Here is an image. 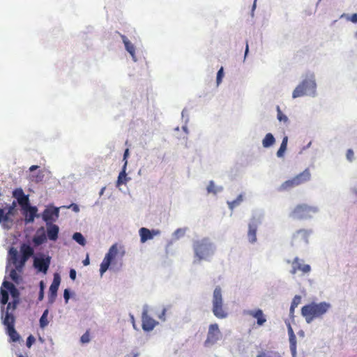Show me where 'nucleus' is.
Wrapping results in <instances>:
<instances>
[{"label":"nucleus","instance_id":"obj_1","mask_svg":"<svg viewBox=\"0 0 357 357\" xmlns=\"http://www.w3.org/2000/svg\"><path fill=\"white\" fill-rule=\"evenodd\" d=\"M331 305L326 302L316 303L312 302L301 308V314L307 323H311L314 319L322 317L329 309Z\"/></svg>","mask_w":357,"mask_h":357},{"label":"nucleus","instance_id":"obj_2","mask_svg":"<svg viewBox=\"0 0 357 357\" xmlns=\"http://www.w3.org/2000/svg\"><path fill=\"white\" fill-rule=\"evenodd\" d=\"M20 252L22 256L19 259L17 250L15 248H10L9 250V255L12 261L18 271H21L23 269L27 260L33 255L34 250L29 245L22 243L20 246Z\"/></svg>","mask_w":357,"mask_h":357},{"label":"nucleus","instance_id":"obj_3","mask_svg":"<svg viewBox=\"0 0 357 357\" xmlns=\"http://www.w3.org/2000/svg\"><path fill=\"white\" fill-rule=\"evenodd\" d=\"M212 312L218 319H225L228 316L227 310L224 305L222 289L217 286L213 293Z\"/></svg>","mask_w":357,"mask_h":357},{"label":"nucleus","instance_id":"obj_4","mask_svg":"<svg viewBox=\"0 0 357 357\" xmlns=\"http://www.w3.org/2000/svg\"><path fill=\"white\" fill-rule=\"evenodd\" d=\"M318 211L319 209L317 206H310L306 204H299L291 211L290 216L296 220L310 219Z\"/></svg>","mask_w":357,"mask_h":357},{"label":"nucleus","instance_id":"obj_5","mask_svg":"<svg viewBox=\"0 0 357 357\" xmlns=\"http://www.w3.org/2000/svg\"><path fill=\"white\" fill-rule=\"evenodd\" d=\"M193 249L196 257L202 260L213 255L215 247L208 238H203L194 243Z\"/></svg>","mask_w":357,"mask_h":357},{"label":"nucleus","instance_id":"obj_6","mask_svg":"<svg viewBox=\"0 0 357 357\" xmlns=\"http://www.w3.org/2000/svg\"><path fill=\"white\" fill-rule=\"evenodd\" d=\"M119 254L120 257H122L125 254V250L123 246L114 243L110 247L108 252L100 264V273L101 275L107 271L112 260L118 256Z\"/></svg>","mask_w":357,"mask_h":357},{"label":"nucleus","instance_id":"obj_7","mask_svg":"<svg viewBox=\"0 0 357 357\" xmlns=\"http://www.w3.org/2000/svg\"><path fill=\"white\" fill-rule=\"evenodd\" d=\"M316 83L314 77L305 79L294 90L292 93L293 98H299L306 95L314 94Z\"/></svg>","mask_w":357,"mask_h":357},{"label":"nucleus","instance_id":"obj_8","mask_svg":"<svg viewBox=\"0 0 357 357\" xmlns=\"http://www.w3.org/2000/svg\"><path fill=\"white\" fill-rule=\"evenodd\" d=\"M222 337V333L218 324H211L208 326L206 338L204 341V346L209 347L216 344Z\"/></svg>","mask_w":357,"mask_h":357},{"label":"nucleus","instance_id":"obj_9","mask_svg":"<svg viewBox=\"0 0 357 357\" xmlns=\"http://www.w3.org/2000/svg\"><path fill=\"white\" fill-rule=\"evenodd\" d=\"M311 233V230L303 229L297 230L292 236L291 245H300L302 244H307L308 238Z\"/></svg>","mask_w":357,"mask_h":357},{"label":"nucleus","instance_id":"obj_10","mask_svg":"<svg viewBox=\"0 0 357 357\" xmlns=\"http://www.w3.org/2000/svg\"><path fill=\"white\" fill-rule=\"evenodd\" d=\"M142 327L144 331H151L158 322L148 314L147 307H144L142 314Z\"/></svg>","mask_w":357,"mask_h":357},{"label":"nucleus","instance_id":"obj_11","mask_svg":"<svg viewBox=\"0 0 357 357\" xmlns=\"http://www.w3.org/2000/svg\"><path fill=\"white\" fill-rule=\"evenodd\" d=\"M303 261L298 257L293 259L291 262L292 268L290 271L292 275L296 274L298 271H301L303 274L308 273L311 271L310 266L308 264H303Z\"/></svg>","mask_w":357,"mask_h":357},{"label":"nucleus","instance_id":"obj_12","mask_svg":"<svg viewBox=\"0 0 357 357\" xmlns=\"http://www.w3.org/2000/svg\"><path fill=\"white\" fill-rule=\"evenodd\" d=\"M243 314L252 317L257 319L258 326H263L266 322V317L261 309L248 310L243 312Z\"/></svg>","mask_w":357,"mask_h":357},{"label":"nucleus","instance_id":"obj_13","mask_svg":"<svg viewBox=\"0 0 357 357\" xmlns=\"http://www.w3.org/2000/svg\"><path fill=\"white\" fill-rule=\"evenodd\" d=\"M60 282V275L59 273H55L54 275L53 282L51 284L49 289L48 301L50 303H53L55 301Z\"/></svg>","mask_w":357,"mask_h":357},{"label":"nucleus","instance_id":"obj_14","mask_svg":"<svg viewBox=\"0 0 357 357\" xmlns=\"http://www.w3.org/2000/svg\"><path fill=\"white\" fill-rule=\"evenodd\" d=\"M22 211L23 215L25 217L26 223L33 222L36 216L38 211L37 208L36 206H31L29 202L26 206L22 207Z\"/></svg>","mask_w":357,"mask_h":357},{"label":"nucleus","instance_id":"obj_15","mask_svg":"<svg viewBox=\"0 0 357 357\" xmlns=\"http://www.w3.org/2000/svg\"><path fill=\"white\" fill-rule=\"evenodd\" d=\"M14 216L13 213H9V211L4 208H0V224L3 228L9 229L13 224L12 217Z\"/></svg>","mask_w":357,"mask_h":357},{"label":"nucleus","instance_id":"obj_16","mask_svg":"<svg viewBox=\"0 0 357 357\" xmlns=\"http://www.w3.org/2000/svg\"><path fill=\"white\" fill-rule=\"evenodd\" d=\"M50 264V257L44 258H38L36 257L33 261V266L36 268H37L39 271L46 273Z\"/></svg>","mask_w":357,"mask_h":357},{"label":"nucleus","instance_id":"obj_17","mask_svg":"<svg viewBox=\"0 0 357 357\" xmlns=\"http://www.w3.org/2000/svg\"><path fill=\"white\" fill-rule=\"evenodd\" d=\"M59 208H47L43 212V219L47 222H52V221L55 220L56 218L59 217Z\"/></svg>","mask_w":357,"mask_h":357},{"label":"nucleus","instance_id":"obj_18","mask_svg":"<svg viewBox=\"0 0 357 357\" xmlns=\"http://www.w3.org/2000/svg\"><path fill=\"white\" fill-rule=\"evenodd\" d=\"M289 337V347L292 357L296 356V337L289 322L287 323Z\"/></svg>","mask_w":357,"mask_h":357},{"label":"nucleus","instance_id":"obj_19","mask_svg":"<svg viewBox=\"0 0 357 357\" xmlns=\"http://www.w3.org/2000/svg\"><path fill=\"white\" fill-rule=\"evenodd\" d=\"M13 196L17 199V203L21 206H26L29 202V197L24 195L22 188H17L13 192Z\"/></svg>","mask_w":357,"mask_h":357},{"label":"nucleus","instance_id":"obj_20","mask_svg":"<svg viewBox=\"0 0 357 357\" xmlns=\"http://www.w3.org/2000/svg\"><path fill=\"white\" fill-rule=\"evenodd\" d=\"M140 241L142 243H145L146 241L152 239L155 235L160 233L158 230L150 231L149 229L142 227L139 231Z\"/></svg>","mask_w":357,"mask_h":357},{"label":"nucleus","instance_id":"obj_21","mask_svg":"<svg viewBox=\"0 0 357 357\" xmlns=\"http://www.w3.org/2000/svg\"><path fill=\"white\" fill-rule=\"evenodd\" d=\"M1 318L3 319V324L6 326V329L10 326L14 327L15 317L8 311H4L3 307H1Z\"/></svg>","mask_w":357,"mask_h":357},{"label":"nucleus","instance_id":"obj_22","mask_svg":"<svg viewBox=\"0 0 357 357\" xmlns=\"http://www.w3.org/2000/svg\"><path fill=\"white\" fill-rule=\"evenodd\" d=\"M47 235L48 238L51 241H56L58 238L59 231V227L52 222H47Z\"/></svg>","mask_w":357,"mask_h":357},{"label":"nucleus","instance_id":"obj_23","mask_svg":"<svg viewBox=\"0 0 357 357\" xmlns=\"http://www.w3.org/2000/svg\"><path fill=\"white\" fill-rule=\"evenodd\" d=\"M294 178L298 185L307 182L311 178V173L309 168H306L304 171L295 176Z\"/></svg>","mask_w":357,"mask_h":357},{"label":"nucleus","instance_id":"obj_24","mask_svg":"<svg viewBox=\"0 0 357 357\" xmlns=\"http://www.w3.org/2000/svg\"><path fill=\"white\" fill-rule=\"evenodd\" d=\"M127 164H128V161L126 160V162H124V165L122 168V170L119 174V176H118V178L116 181V187H119L123 184H126L130 180V178H128L127 176V174H126Z\"/></svg>","mask_w":357,"mask_h":357},{"label":"nucleus","instance_id":"obj_25","mask_svg":"<svg viewBox=\"0 0 357 357\" xmlns=\"http://www.w3.org/2000/svg\"><path fill=\"white\" fill-rule=\"evenodd\" d=\"M47 239L46 235L43 231V228L42 227L40 229H38L36 232V234L33 238V243L35 245H40L45 242Z\"/></svg>","mask_w":357,"mask_h":357},{"label":"nucleus","instance_id":"obj_26","mask_svg":"<svg viewBox=\"0 0 357 357\" xmlns=\"http://www.w3.org/2000/svg\"><path fill=\"white\" fill-rule=\"evenodd\" d=\"M2 286L10 291L12 297L15 300L18 298L20 295L19 291L13 283L8 281H3Z\"/></svg>","mask_w":357,"mask_h":357},{"label":"nucleus","instance_id":"obj_27","mask_svg":"<svg viewBox=\"0 0 357 357\" xmlns=\"http://www.w3.org/2000/svg\"><path fill=\"white\" fill-rule=\"evenodd\" d=\"M298 186L294 179V178H291L284 182H283L280 187L278 188V191L283 192L287 191L293 188Z\"/></svg>","mask_w":357,"mask_h":357},{"label":"nucleus","instance_id":"obj_28","mask_svg":"<svg viewBox=\"0 0 357 357\" xmlns=\"http://www.w3.org/2000/svg\"><path fill=\"white\" fill-rule=\"evenodd\" d=\"M121 38L126 50L130 54L134 61H136L135 46L128 40V38L124 35H121Z\"/></svg>","mask_w":357,"mask_h":357},{"label":"nucleus","instance_id":"obj_29","mask_svg":"<svg viewBox=\"0 0 357 357\" xmlns=\"http://www.w3.org/2000/svg\"><path fill=\"white\" fill-rule=\"evenodd\" d=\"M257 225L256 224H250L249 229L248 233V236L249 241L252 243H255L257 241L256 232H257Z\"/></svg>","mask_w":357,"mask_h":357},{"label":"nucleus","instance_id":"obj_30","mask_svg":"<svg viewBox=\"0 0 357 357\" xmlns=\"http://www.w3.org/2000/svg\"><path fill=\"white\" fill-rule=\"evenodd\" d=\"M287 142H288V137L284 136L282 139V143L280 144V146L277 152V156L279 158H282L284 156V152L287 150Z\"/></svg>","mask_w":357,"mask_h":357},{"label":"nucleus","instance_id":"obj_31","mask_svg":"<svg viewBox=\"0 0 357 357\" xmlns=\"http://www.w3.org/2000/svg\"><path fill=\"white\" fill-rule=\"evenodd\" d=\"M275 142V139L273 135L271 133H268L266 135L265 137L262 141L263 146L265 148L270 147L273 145Z\"/></svg>","mask_w":357,"mask_h":357},{"label":"nucleus","instance_id":"obj_32","mask_svg":"<svg viewBox=\"0 0 357 357\" xmlns=\"http://www.w3.org/2000/svg\"><path fill=\"white\" fill-rule=\"evenodd\" d=\"M6 333L10 337L12 342H17L20 340V335L15 331V327L10 326L9 328H7Z\"/></svg>","mask_w":357,"mask_h":357},{"label":"nucleus","instance_id":"obj_33","mask_svg":"<svg viewBox=\"0 0 357 357\" xmlns=\"http://www.w3.org/2000/svg\"><path fill=\"white\" fill-rule=\"evenodd\" d=\"M3 287L2 286L0 291V303L2 305H4L8 303L9 296L8 291L3 289Z\"/></svg>","mask_w":357,"mask_h":357},{"label":"nucleus","instance_id":"obj_34","mask_svg":"<svg viewBox=\"0 0 357 357\" xmlns=\"http://www.w3.org/2000/svg\"><path fill=\"white\" fill-rule=\"evenodd\" d=\"M48 312H49L48 310L47 309L45 310L43 312V313L40 319V321H39L40 326L42 328H44L45 326H47L48 325V323H49V321L47 320Z\"/></svg>","mask_w":357,"mask_h":357},{"label":"nucleus","instance_id":"obj_35","mask_svg":"<svg viewBox=\"0 0 357 357\" xmlns=\"http://www.w3.org/2000/svg\"><path fill=\"white\" fill-rule=\"evenodd\" d=\"M275 354H274L273 351L261 349L257 351L256 357H275Z\"/></svg>","mask_w":357,"mask_h":357},{"label":"nucleus","instance_id":"obj_36","mask_svg":"<svg viewBox=\"0 0 357 357\" xmlns=\"http://www.w3.org/2000/svg\"><path fill=\"white\" fill-rule=\"evenodd\" d=\"M73 238L81 245H84L86 240L83 235L79 232H76L73 234Z\"/></svg>","mask_w":357,"mask_h":357},{"label":"nucleus","instance_id":"obj_37","mask_svg":"<svg viewBox=\"0 0 357 357\" xmlns=\"http://www.w3.org/2000/svg\"><path fill=\"white\" fill-rule=\"evenodd\" d=\"M43 177H44V174H43V172L39 171L36 174H31L30 179L33 182L38 183V182H40L43 181Z\"/></svg>","mask_w":357,"mask_h":357},{"label":"nucleus","instance_id":"obj_38","mask_svg":"<svg viewBox=\"0 0 357 357\" xmlns=\"http://www.w3.org/2000/svg\"><path fill=\"white\" fill-rule=\"evenodd\" d=\"M243 201V195H240L238 196V197L230 202H228L229 206L231 209H233L234 207L238 206L241 202Z\"/></svg>","mask_w":357,"mask_h":357},{"label":"nucleus","instance_id":"obj_39","mask_svg":"<svg viewBox=\"0 0 357 357\" xmlns=\"http://www.w3.org/2000/svg\"><path fill=\"white\" fill-rule=\"evenodd\" d=\"M243 201V195H240L238 196V197L230 202H228L229 206L231 209H233L234 207L238 206L241 202Z\"/></svg>","mask_w":357,"mask_h":357},{"label":"nucleus","instance_id":"obj_40","mask_svg":"<svg viewBox=\"0 0 357 357\" xmlns=\"http://www.w3.org/2000/svg\"><path fill=\"white\" fill-rule=\"evenodd\" d=\"M17 269H12L10 272V278L15 283L18 284L20 280L19 275L17 273Z\"/></svg>","mask_w":357,"mask_h":357},{"label":"nucleus","instance_id":"obj_41","mask_svg":"<svg viewBox=\"0 0 357 357\" xmlns=\"http://www.w3.org/2000/svg\"><path fill=\"white\" fill-rule=\"evenodd\" d=\"M277 112H278V119L280 121H284V123L288 121L287 116L282 112L279 106H277Z\"/></svg>","mask_w":357,"mask_h":357},{"label":"nucleus","instance_id":"obj_42","mask_svg":"<svg viewBox=\"0 0 357 357\" xmlns=\"http://www.w3.org/2000/svg\"><path fill=\"white\" fill-rule=\"evenodd\" d=\"M223 77H224V69H223V67H221L217 73V77H216L217 85H219L222 82Z\"/></svg>","mask_w":357,"mask_h":357},{"label":"nucleus","instance_id":"obj_43","mask_svg":"<svg viewBox=\"0 0 357 357\" xmlns=\"http://www.w3.org/2000/svg\"><path fill=\"white\" fill-rule=\"evenodd\" d=\"M301 296H298V295H296L292 301H291V305L292 306V308H296L298 304L301 303Z\"/></svg>","mask_w":357,"mask_h":357},{"label":"nucleus","instance_id":"obj_44","mask_svg":"<svg viewBox=\"0 0 357 357\" xmlns=\"http://www.w3.org/2000/svg\"><path fill=\"white\" fill-rule=\"evenodd\" d=\"M80 341L82 343H88L90 341V334L89 331H86L84 334H83L80 338Z\"/></svg>","mask_w":357,"mask_h":357},{"label":"nucleus","instance_id":"obj_45","mask_svg":"<svg viewBox=\"0 0 357 357\" xmlns=\"http://www.w3.org/2000/svg\"><path fill=\"white\" fill-rule=\"evenodd\" d=\"M207 192L208 193H213L215 194L217 192L215 184L213 181H210L208 186H207Z\"/></svg>","mask_w":357,"mask_h":357},{"label":"nucleus","instance_id":"obj_46","mask_svg":"<svg viewBox=\"0 0 357 357\" xmlns=\"http://www.w3.org/2000/svg\"><path fill=\"white\" fill-rule=\"evenodd\" d=\"M17 303H18L17 300H14L13 302L8 303L7 305L6 311L8 312L10 309H12L13 310H14L16 308Z\"/></svg>","mask_w":357,"mask_h":357},{"label":"nucleus","instance_id":"obj_47","mask_svg":"<svg viewBox=\"0 0 357 357\" xmlns=\"http://www.w3.org/2000/svg\"><path fill=\"white\" fill-rule=\"evenodd\" d=\"M35 337L33 335H30L26 339V344L27 347L30 348L32 346V344L35 342Z\"/></svg>","mask_w":357,"mask_h":357},{"label":"nucleus","instance_id":"obj_48","mask_svg":"<svg viewBox=\"0 0 357 357\" xmlns=\"http://www.w3.org/2000/svg\"><path fill=\"white\" fill-rule=\"evenodd\" d=\"M185 230L184 229H178L174 232L176 238H179L185 234Z\"/></svg>","mask_w":357,"mask_h":357},{"label":"nucleus","instance_id":"obj_49","mask_svg":"<svg viewBox=\"0 0 357 357\" xmlns=\"http://www.w3.org/2000/svg\"><path fill=\"white\" fill-rule=\"evenodd\" d=\"M346 155L348 160H349L350 162L352 161L354 155V151L351 149H348Z\"/></svg>","mask_w":357,"mask_h":357},{"label":"nucleus","instance_id":"obj_50","mask_svg":"<svg viewBox=\"0 0 357 357\" xmlns=\"http://www.w3.org/2000/svg\"><path fill=\"white\" fill-rule=\"evenodd\" d=\"M16 206H17L16 202L13 201L12 204L8 208L9 213H13L15 215Z\"/></svg>","mask_w":357,"mask_h":357},{"label":"nucleus","instance_id":"obj_51","mask_svg":"<svg viewBox=\"0 0 357 357\" xmlns=\"http://www.w3.org/2000/svg\"><path fill=\"white\" fill-rule=\"evenodd\" d=\"M63 297L66 301V303H68L69 298H70V293L68 289H65L63 292Z\"/></svg>","mask_w":357,"mask_h":357},{"label":"nucleus","instance_id":"obj_52","mask_svg":"<svg viewBox=\"0 0 357 357\" xmlns=\"http://www.w3.org/2000/svg\"><path fill=\"white\" fill-rule=\"evenodd\" d=\"M349 20L354 23H357V13L352 14Z\"/></svg>","mask_w":357,"mask_h":357},{"label":"nucleus","instance_id":"obj_53","mask_svg":"<svg viewBox=\"0 0 357 357\" xmlns=\"http://www.w3.org/2000/svg\"><path fill=\"white\" fill-rule=\"evenodd\" d=\"M70 278L72 280H73L76 278V271H75V270L71 269L70 271Z\"/></svg>","mask_w":357,"mask_h":357},{"label":"nucleus","instance_id":"obj_54","mask_svg":"<svg viewBox=\"0 0 357 357\" xmlns=\"http://www.w3.org/2000/svg\"><path fill=\"white\" fill-rule=\"evenodd\" d=\"M165 314H166V309H163L161 314L158 316V317L162 319V320H165Z\"/></svg>","mask_w":357,"mask_h":357},{"label":"nucleus","instance_id":"obj_55","mask_svg":"<svg viewBox=\"0 0 357 357\" xmlns=\"http://www.w3.org/2000/svg\"><path fill=\"white\" fill-rule=\"evenodd\" d=\"M44 298V291L43 289H40L39 295H38V301H41Z\"/></svg>","mask_w":357,"mask_h":357},{"label":"nucleus","instance_id":"obj_56","mask_svg":"<svg viewBox=\"0 0 357 357\" xmlns=\"http://www.w3.org/2000/svg\"><path fill=\"white\" fill-rule=\"evenodd\" d=\"M128 154H129V149H126L125 150V152H124V154H123V160L126 162V160H127V158L128 156Z\"/></svg>","mask_w":357,"mask_h":357},{"label":"nucleus","instance_id":"obj_57","mask_svg":"<svg viewBox=\"0 0 357 357\" xmlns=\"http://www.w3.org/2000/svg\"><path fill=\"white\" fill-rule=\"evenodd\" d=\"M39 167L38 165H32L29 167L30 172H33L34 170L38 169Z\"/></svg>","mask_w":357,"mask_h":357},{"label":"nucleus","instance_id":"obj_58","mask_svg":"<svg viewBox=\"0 0 357 357\" xmlns=\"http://www.w3.org/2000/svg\"><path fill=\"white\" fill-rule=\"evenodd\" d=\"M83 264L84 266H87L89 264V259L88 257L83 261Z\"/></svg>","mask_w":357,"mask_h":357},{"label":"nucleus","instance_id":"obj_59","mask_svg":"<svg viewBox=\"0 0 357 357\" xmlns=\"http://www.w3.org/2000/svg\"><path fill=\"white\" fill-rule=\"evenodd\" d=\"M44 288H45L44 282L43 281H40V289H43V291H44Z\"/></svg>","mask_w":357,"mask_h":357},{"label":"nucleus","instance_id":"obj_60","mask_svg":"<svg viewBox=\"0 0 357 357\" xmlns=\"http://www.w3.org/2000/svg\"><path fill=\"white\" fill-rule=\"evenodd\" d=\"M131 321L132 322L133 327L135 328V318L132 315L131 316Z\"/></svg>","mask_w":357,"mask_h":357},{"label":"nucleus","instance_id":"obj_61","mask_svg":"<svg viewBox=\"0 0 357 357\" xmlns=\"http://www.w3.org/2000/svg\"><path fill=\"white\" fill-rule=\"evenodd\" d=\"M294 309L295 308H292V306L291 305L290 307V314L293 316L294 314Z\"/></svg>","mask_w":357,"mask_h":357},{"label":"nucleus","instance_id":"obj_62","mask_svg":"<svg viewBox=\"0 0 357 357\" xmlns=\"http://www.w3.org/2000/svg\"><path fill=\"white\" fill-rule=\"evenodd\" d=\"M248 52V42L246 43V47H245V55L246 56L247 53Z\"/></svg>","mask_w":357,"mask_h":357},{"label":"nucleus","instance_id":"obj_63","mask_svg":"<svg viewBox=\"0 0 357 357\" xmlns=\"http://www.w3.org/2000/svg\"><path fill=\"white\" fill-rule=\"evenodd\" d=\"M73 210H74L75 211H79V208H78V206H77V205H74V206H73Z\"/></svg>","mask_w":357,"mask_h":357},{"label":"nucleus","instance_id":"obj_64","mask_svg":"<svg viewBox=\"0 0 357 357\" xmlns=\"http://www.w3.org/2000/svg\"><path fill=\"white\" fill-rule=\"evenodd\" d=\"M132 357H138V354H135Z\"/></svg>","mask_w":357,"mask_h":357}]
</instances>
